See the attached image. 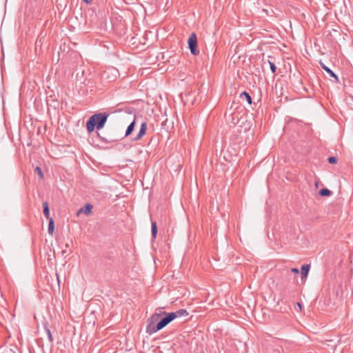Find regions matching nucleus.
<instances>
[{"label": "nucleus", "mask_w": 353, "mask_h": 353, "mask_svg": "<svg viewBox=\"0 0 353 353\" xmlns=\"http://www.w3.org/2000/svg\"><path fill=\"white\" fill-rule=\"evenodd\" d=\"M135 125H136V117H134V120L128 126L123 138L127 137L132 134V132L134 130Z\"/></svg>", "instance_id": "6e6552de"}, {"label": "nucleus", "mask_w": 353, "mask_h": 353, "mask_svg": "<svg viewBox=\"0 0 353 353\" xmlns=\"http://www.w3.org/2000/svg\"><path fill=\"white\" fill-rule=\"evenodd\" d=\"M272 353H281L279 350H274Z\"/></svg>", "instance_id": "5701e85b"}, {"label": "nucleus", "mask_w": 353, "mask_h": 353, "mask_svg": "<svg viewBox=\"0 0 353 353\" xmlns=\"http://www.w3.org/2000/svg\"><path fill=\"white\" fill-rule=\"evenodd\" d=\"M328 162L331 164L336 163L337 162V158L335 157H330L328 158Z\"/></svg>", "instance_id": "6ab92c4d"}, {"label": "nucleus", "mask_w": 353, "mask_h": 353, "mask_svg": "<svg viewBox=\"0 0 353 353\" xmlns=\"http://www.w3.org/2000/svg\"><path fill=\"white\" fill-rule=\"evenodd\" d=\"M43 214L44 216L47 219H50V210H49V205L47 201L44 202L43 203Z\"/></svg>", "instance_id": "9b49d317"}, {"label": "nucleus", "mask_w": 353, "mask_h": 353, "mask_svg": "<svg viewBox=\"0 0 353 353\" xmlns=\"http://www.w3.org/2000/svg\"><path fill=\"white\" fill-rule=\"evenodd\" d=\"M291 271L294 272L296 275L299 274V270L298 268H292Z\"/></svg>", "instance_id": "aec40b11"}, {"label": "nucleus", "mask_w": 353, "mask_h": 353, "mask_svg": "<svg viewBox=\"0 0 353 353\" xmlns=\"http://www.w3.org/2000/svg\"><path fill=\"white\" fill-rule=\"evenodd\" d=\"M188 43L191 53L193 55L199 54V50H197V37L194 32H192L190 34L188 41Z\"/></svg>", "instance_id": "20e7f679"}, {"label": "nucleus", "mask_w": 353, "mask_h": 353, "mask_svg": "<svg viewBox=\"0 0 353 353\" xmlns=\"http://www.w3.org/2000/svg\"><path fill=\"white\" fill-rule=\"evenodd\" d=\"M268 63L270 64V70H271L273 74H274L276 70V67L275 64L274 63L271 62L270 61H268Z\"/></svg>", "instance_id": "a211bd4d"}, {"label": "nucleus", "mask_w": 353, "mask_h": 353, "mask_svg": "<svg viewBox=\"0 0 353 353\" xmlns=\"http://www.w3.org/2000/svg\"><path fill=\"white\" fill-rule=\"evenodd\" d=\"M321 67L328 74L330 77H333L334 80L333 81L335 83H339V79L337 75L328 67H327L323 62L319 63Z\"/></svg>", "instance_id": "423d86ee"}, {"label": "nucleus", "mask_w": 353, "mask_h": 353, "mask_svg": "<svg viewBox=\"0 0 353 353\" xmlns=\"http://www.w3.org/2000/svg\"><path fill=\"white\" fill-rule=\"evenodd\" d=\"M157 309H161V310H163V309H165V307H158Z\"/></svg>", "instance_id": "393cba45"}, {"label": "nucleus", "mask_w": 353, "mask_h": 353, "mask_svg": "<svg viewBox=\"0 0 353 353\" xmlns=\"http://www.w3.org/2000/svg\"><path fill=\"white\" fill-rule=\"evenodd\" d=\"M34 170L35 172L40 176L41 179H43V173L40 167L37 166Z\"/></svg>", "instance_id": "dca6fc26"}, {"label": "nucleus", "mask_w": 353, "mask_h": 353, "mask_svg": "<svg viewBox=\"0 0 353 353\" xmlns=\"http://www.w3.org/2000/svg\"><path fill=\"white\" fill-rule=\"evenodd\" d=\"M158 229H157V225L156 221L152 222V236L153 239H155L157 237Z\"/></svg>", "instance_id": "ddd939ff"}, {"label": "nucleus", "mask_w": 353, "mask_h": 353, "mask_svg": "<svg viewBox=\"0 0 353 353\" xmlns=\"http://www.w3.org/2000/svg\"><path fill=\"white\" fill-rule=\"evenodd\" d=\"M43 326H44V330H45V332H46V334H47L48 339L49 342H50V343H53L54 339H53L52 335V334H51V332H50V330L49 325H48V322H46V321H45V322L43 323Z\"/></svg>", "instance_id": "1a4fd4ad"}, {"label": "nucleus", "mask_w": 353, "mask_h": 353, "mask_svg": "<svg viewBox=\"0 0 353 353\" xmlns=\"http://www.w3.org/2000/svg\"><path fill=\"white\" fill-rule=\"evenodd\" d=\"M189 314L187 310H176L172 312H154L146 321L145 333L150 336L163 330L175 319L186 316Z\"/></svg>", "instance_id": "f257e3e1"}, {"label": "nucleus", "mask_w": 353, "mask_h": 353, "mask_svg": "<svg viewBox=\"0 0 353 353\" xmlns=\"http://www.w3.org/2000/svg\"><path fill=\"white\" fill-rule=\"evenodd\" d=\"M241 312V314H244L245 316H246L249 319H253V317L252 316V315L250 314L249 310H239Z\"/></svg>", "instance_id": "f3484780"}, {"label": "nucleus", "mask_w": 353, "mask_h": 353, "mask_svg": "<svg viewBox=\"0 0 353 353\" xmlns=\"http://www.w3.org/2000/svg\"><path fill=\"white\" fill-rule=\"evenodd\" d=\"M296 305H297L300 309H301V303L297 302V303H296Z\"/></svg>", "instance_id": "4be33fe9"}, {"label": "nucleus", "mask_w": 353, "mask_h": 353, "mask_svg": "<svg viewBox=\"0 0 353 353\" xmlns=\"http://www.w3.org/2000/svg\"><path fill=\"white\" fill-rule=\"evenodd\" d=\"M49 220L48 224V233L50 234H52L54 230V222L52 218H50Z\"/></svg>", "instance_id": "4468645a"}, {"label": "nucleus", "mask_w": 353, "mask_h": 353, "mask_svg": "<svg viewBox=\"0 0 353 353\" xmlns=\"http://www.w3.org/2000/svg\"><path fill=\"white\" fill-rule=\"evenodd\" d=\"M92 208L93 206L91 204L87 203L83 208H81L78 210L77 214H79L81 213H84L86 215H89L92 212Z\"/></svg>", "instance_id": "0eeeda50"}, {"label": "nucleus", "mask_w": 353, "mask_h": 353, "mask_svg": "<svg viewBox=\"0 0 353 353\" xmlns=\"http://www.w3.org/2000/svg\"><path fill=\"white\" fill-rule=\"evenodd\" d=\"M240 98L241 99H245L249 104H252V97L249 94V93H248L247 92H243L240 94Z\"/></svg>", "instance_id": "f8f14e48"}, {"label": "nucleus", "mask_w": 353, "mask_h": 353, "mask_svg": "<svg viewBox=\"0 0 353 353\" xmlns=\"http://www.w3.org/2000/svg\"><path fill=\"white\" fill-rule=\"evenodd\" d=\"M319 194L322 196H329L332 194V192L327 188H323L320 190Z\"/></svg>", "instance_id": "2eb2a0df"}, {"label": "nucleus", "mask_w": 353, "mask_h": 353, "mask_svg": "<svg viewBox=\"0 0 353 353\" xmlns=\"http://www.w3.org/2000/svg\"><path fill=\"white\" fill-rule=\"evenodd\" d=\"M117 139H116V140H114V139H112V140H110V141H108V142H113V141H117ZM105 141H107V142H108V141H107V140H105Z\"/></svg>", "instance_id": "b1692460"}, {"label": "nucleus", "mask_w": 353, "mask_h": 353, "mask_svg": "<svg viewBox=\"0 0 353 353\" xmlns=\"http://www.w3.org/2000/svg\"><path fill=\"white\" fill-rule=\"evenodd\" d=\"M109 116L110 114L105 112L92 115L86 123L88 132L89 133L92 132L95 128L97 130L102 129L104 127Z\"/></svg>", "instance_id": "f03ea898"}, {"label": "nucleus", "mask_w": 353, "mask_h": 353, "mask_svg": "<svg viewBox=\"0 0 353 353\" xmlns=\"http://www.w3.org/2000/svg\"><path fill=\"white\" fill-rule=\"evenodd\" d=\"M147 129V123L144 121L141 123L139 131L137 135L133 139V140L135 141L141 140L143 138V137L145 134Z\"/></svg>", "instance_id": "39448f33"}, {"label": "nucleus", "mask_w": 353, "mask_h": 353, "mask_svg": "<svg viewBox=\"0 0 353 353\" xmlns=\"http://www.w3.org/2000/svg\"><path fill=\"white\" fill-rule=\"evenodd\" d=\"M253 319L257 322L267 323L270 321V314L265 310H249Z\"/></svg>", "instance_id": "7ed1b4c3"}, {"label": "nucleus", "mask_w": 353, "mask_h": 353, "mask_svg": "<svg viewBox=\"0 0 353 353\" xmlns=\"http://www.w3.org/2000/svg\"><path fill=\"white\" fill-rule=\"evenodd\" d=\"M310 265H303L301 267V278L305 279L307 276Z\"/></svg>", "instance_id": "9d476101"}, {"label": "nucleus", "mask_w": 353, "mask_h": 353, "mask_svg": "<svg viewBox=\"0 0 353 353\" xmlns=\"http://www.w3.org/2000/svg\"><path fill=\"white\" fill-rule=\"evenodd\" d=\"M87 4H90L92 3V0H83Z\"/></svg>", "instance_id": "412c9836"}]
</instances>
